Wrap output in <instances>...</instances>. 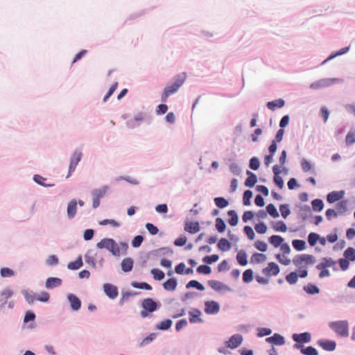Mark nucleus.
I'll return each instance as SVG.
<instances>
[{
  "label": "nucleus",
  "instance_id": "nucleus-40",
  "mask_svg": "<svg viewBox=\"0 0 355 355\" xmlns=\"http://www.w3.org/2000/svg\"><path fill=\"white\" fill-rule=\"evenodd\" d=\"M266 260V256L262 253H254L251 257L252 263H261Z\"/></svg>",
  "mask_w": 355,
  "mask_h": 355
},
{
  "label": "nucleus",
  "instance_id": "nucleus-43",
  "mask_svg": "<svg viewBox=\"0 0 355 355\" xmlns=\"http://www.w3.org/2000/svg\"><path fill=\"white\" fill-rule=\"evenodd\" d=\"M272 228L276 232H285L287 230V227L283 221H277L272 225Z\"/></svg>",
  "mask_w": 355,
  "mask_h": 355
},
{
  "label": "nucleus",
  "instance_id": "nucleus-26",
  "mask_svg": "<svg viewBox=\"0 0 355 355\" xmlns=\"http://www.w3.org/2000/svg\"><path fill=\"white\" fill-rule=\"evenodd\" d=\"M284 241V239L279 235H272L268 239L269 243L275 248L279 247Z\"/></svg>",
  "mask_w": 355,
  "mask_h": 355
},
{
  "label": "nucleus",
  "instance_id": "nucleus-15",
  "mask_svg": "<svg viewBox=\"0 0 355 355\" xmlns=\"http://www.w3.org/2000/svg\"><path fill=\"white\" fill-rule=\"evenodd\" d=\"M294 348L300 349L301 353L304 355H318V351L315 348L311 346H309L307 347H304L303 345L300 344H295L293 345Z\"/></svg>",
  "mask_w": 355,
  "mask_h": 355
},
{
  "label": "nucleus",
  "instance_id": "nucleus-53",
  "mask_svg": "<svg viewBox=\"0 0 355 355\" xmlns=\"http://www.w3.org/2000/svg\"><path fill=\"white\" fill-rule=\"evenodd\" d=\"M266 212H268L273 218L279 217V213L276 207L272 204H269L267 205Z\"/></svg>",
  "mask_w": 355,
  "mask_h": 355
},
{
  "label": "nucleus",
  "instance_id": "nucleus-2",
  "mask_svg": "<svg viewBox=\"0 0 355 355\" xmlns=\"http://www.w3.org/2000/svg\"><path fill=\"white\" fill-rule=\"evenodd\" d=\"M186 78L184 73L177 76L175 78V81L172 85L166 86L163 91L162 95V101L166 102L167 98L169 96L175 94L179 89V88L183 85Z\"/></svg>",
  "mask_w": 355,
  "mask_h": 355
},
{
  "label": "nucleus",
  "instance_id": "nucleus-48",
  "mask_svg": "<svg viewBox=\"0 0 355 355\" xmlns=\"http://www.w3.org/2000/svg\"><path fill=\"white\" fill-rule=\"evenodd\" d=\"M304 290L307 293L311 294V295L317 294V293H319V292H320L319 288L316 286L311 284H309L306 286H305L304 287Z\"/></svg>",
  "mask_w": 355,
  "mask_h": 355
},
{
  "label": "nucleus",
  "instance_id": "nucleus-50",
  "mask_svg": "<svg viewBox=\"0 0 355 355\" xmlns=\"http://www.w3.org/2000/svg\"><path fill=\"white\" fill-rule=\"evenodd\" d=\"M355 143V130H350L345 137V144L347 146L352 145Z\"/></svg>",
  "mask_w": 355,
  "mask_h": 355
},
{
  "label": "nucleus",
  "instance_id": "nucleus-16",
  "mask_svg": "<svg viewBox=\"0 0 355 355\" xmlns=\"http://www.w3.org/2000/svg\"><path fill=\"white\" fill-rule=\"evenodd\" d=\"M336 264V261L331 258H322L321 262L316 266L317 269H323L324 268L334 267Z\"/></svg>",
  "mask_w": 355,
  "mask_h": 355
},
{
  "label": "nucleus",
  "instance_id": "nucleus-30",
  "mask_svg": "<svg viewBox=\"0 0 355 355\" xmlns=\"http://www.w3.org/2000/svg\"><path fill=\"white\" fill-rule=\"evenodd\" d=\"M218 248L221 251L225 252L231 248V243L226 239H220L218 243Z\"/></svg>",
  "mask_w": 355,
  "mask_h": 355
},
{
  "label": "nucleus",
  "instance_id": "nucleus-37",
  "mask_svg": "<svg viewBox=\"0 0 355 355\" xmlns=\"http://www.w3.org/2000/svg\"><path fill=\"white\" fill-rule=\"evenodd\" d=\"M83 266V260L81 256L78 257V258L72 262H70L67 265V268L69 270H78L81 268Z\"/></svg>",
  "mask_w": 355,
  "mask_h": 355
},
{
  "label": "nucleus",
  "instance_id": "nucleus-7",
  "mask_svg": "<svg viewBox=\"0 0 355 355\" xmlns=\"http://www.w3.org/2000/svg\"><path fill=\"white\" fill-rule=\"evenodd\" d=\"M82 153L80 151H75L71 158L70 164L69 166V173L67 178H69L71 173L75 171L78 164L82 159Z\"/></svg>",
  "mask_w": 355,
  "mask_h": 355
},
{
  "label": "nucleus",
  "instance_id": "nucleus-62",
  "mask_svg": "<svg viewBox=\"0 0 355 355\" xmlns=\"http://www.w3.org/2000/svg\"><path fill=\"white\" fill-rule=\"evenodd\" d=\"M256 232L259 234H264L266 232L267 227L263 223H259L254 226Z\"/></svg>",
  "mask_w": 355,
  "mask_h": 355
},
{
  "label": "nucleus",
  "instance_id": "nucleus-14",
  "mask_svg": "<svg viewBox=\"0 0 355 355\" xmlns=\"http://www.w3.org/2000/svg\"><path fill=\"white\" fill-rule=\"evenodd\" d=\"M293 339L296 342L295 344H300L303 343H309L311 341V334L308 332L302 333L300 334H293Z\"/></svg>",
  "mask_w": 355,
  "mask_h": 355
},
{
  "label": "nucleus",
  "instance_id": "nucleus-25",
  "mask_svg": "<svg viewBox=\"0 0 355 355\" xmlns=\"http://www.w3.org/2000/svg\"><path fill=\"white\" fill-rule=\"evenodd\" d=\"M77 202L75 200H71L67 206L68 217L72 218L76 214Z\"/></svg>",
  "mask_w": 355,
  "mask_h": 355
},
{
  "label": "nucleus",
  "instance_id": "nucleus-29",
  "mask_svg": "<svg viewBox=\"0 0 355 355\" xmlns=\"http://www.w3.org/2000/svg\"><path fill=\"white\" fill-rule=\"evenodd\" d=\"M108 191V187L104 186L101 188L95 189L92 191V197H96L98 199L104 197Z\"/></svg>",
  "mask_w": 355,
  "mask_h": 355
},
{
  "label": "nucleus",
  "instance_id": "nucleus-34",
  "mask_svg": "<svg viewBox=\"0 0 355 355\" xmlns=\"http://www.w3.org/2000/svg\"><path fill=\"white\" fill-rule=\"evenodd\" d=\"M145 118V114L144 113H139L135 116L132 121L128 122L129 128H134L136 124H139L141 121H142Z\"/></svg>",
  "mask_w": 355,
  "mask_h": 355
},
{
  "label": "nucleus",
  "instance_id": "nucleus-31",
  "mask_svg": "<svg viewBox=\"0 0 355 355\" xmlns=\"http://www.w3.org/2000/svg\"><path fill=\"white\" fill-rule=\"evenodd\" d=\"M200 311L198 309H195L192 311L189 312V321L191 323H196L197 322H201L202 320L200 318Z\"/></svg>",
  "mask_w": 355,
  "mask_h": 355
},
{
  "label": "nucleus",
  "instance_id": "nucleus-11",
  "mask_svg": "<svg viewBox=\"0 0 355 355\" xmlns=\"http://www.w3.org/2000/svg\"><path fill=\"white\" fill-rule=\"evenodd\" d=\"M103 289L105 294L111 299H115L118 296V289L117 287L110 284H105L103 285Z\"/></svg>",
  "mask_w": 355,
  "mask_h": 355
},
{
  "label": "nucleus",
  "instance_id": "nucleus-13",
  "mask_svg": "<svg viewBox=\"0 0 355 355\" xmlns=\"http://www.w3.org/2000/svg\"><path fill=\"white\" fill-rule=\"evenodd\" d=\"M219 304L215 301H208L205 302V311L208 314H214L219 311Z\"/></svg>",
  "mask_w": 355,
  "mask_h": 355
},
{
  "label": "nucleus",
  "instance_id": "nucleus-61",
  "mask_svg": "<svg viewBox=\"0 0 355 355\" xmlns=\"http://www.w3.org/2000/svg\"><path fill=\"white\" fill-rule=\"evenodd\" d=\"M301 166L304 172H308L311 170L312 165L309 161L306 159H303L301 161Z\"/></svg>",
  "mask_w": 355,
  "mask_h": 355
},
{
  "label": "nucleus",
  "instance_id": "nucleus-18",
  "mask_svg": "<svg viewBox=\"0 0 355 355\" xmlns=\"http://www.w3.org/2000/svg\"><path fill=\"white\" fill-rule=\"evenodd\" d=\"M266 340L268 343L277 345H282L285 342L284 338L278 334H275L272 336L267 338Z\"/></svg>",
  "mask_w": 355,
  "mask_h": 355
},
{
  "label": "nucleus",
  "instance_id": "nucleus-9",
  "mask_svg": "<svg viewBox=\"0 0 355 355\" xmlns=\"http://www.w3.org/2000/svg\"><path fill=\"white\" fill-rule=\"evenodd\" d=\"M184 230L190 234H196L200 230L199 223L197 221H186Z\"/></svg>",
  "mask_w": 355,
  "mask_h": 355
},
{
  "label": "nucleus",
  "instance_id": "nucleus-47",
  "mask_svg": "<svg viewBox=\"0 0 355 355\" xmlns=\"http://www.w3.org/2000/svg\"><path fill=\"white\" fill-rule=\"evenodd\" d=\"M313 209L315 211H320L323 209L324 204L322 200L315 199L311 202Z\"/></svg>",
  "mask_w": 355,
  "mask_h": 355
},
{
  "label": "nucleus",
  "instance_id": "nucleus-59",
  "mask_svg": "<svg viewBox=\"0 0 355 355\" xmlns=\"http://www.w3.org/2000/svg\"><path fill=\"white\" fill-rule=\"evenodd\" d=\"M99 224L101 225H110L113 227H118L120 225L118 222H116V220H114L113 219H105L103 220L100 221Z\"/></svg>",
  "mask_w": 355,
  "mask_h": 355
},
{
  "label": "nucleus",
  "instance_id": "nucleus-64",
  "mask_svg": "<svg viewBox=\"0 0 355 355\" xmlns=\"http://www.w3.org/2000/svg\"><path fill=\"white\" fill-rule=\"evenodd\" d=\"M0 274L3 277H9L14 275V272L8 268H3L0 270Z\"/></svg>",
  "mask_w": 355,
  "mask_h": 355
},
{
  "label": "nucleus",
  "instance_id": "nucleus-5",
  "mask_svg": "<svg viewBox=\"0 0 355 355\" xmlns=\"http://www.w3.org/2000/svg\"><path fill=\"white\" fill-rule=\"evenodd\" d=\"M342 82L339 78H322L318 80L310 85V88L312 89H319L323 87H328L334 84L340 83Z\"/></svg>",
  "mask_w": 355,
  "mask_h": 355
},
{
  "label": "nucleus",
  "instance_id": "nucleus-45",
  "mask_svg": "<svg viewBox=\"0 0 355 355\" xmlns=\"http://www.w3.org/2000/svg\"><path fill=\"white\" fill-rule=\"evenodd\" d=\"M131 286L136 288L146 289L148 291L152 290V286L146 282L139 283V282H133L131 283Z\"/></svg>",
  "mask_w": 355,
  "mask_h": 355
},
{
  "label": "nucleus",
  "instance_id": "nucleus-35",
  "mask_svg": "<svg viewBox=\"0 0 355 355\" xmlns=\"http://www.w3.org/2000/svg\"><path fill=\"white\" fill-rule=\"evenodd\" d=\"M227 214L230 216V218L228 219V223L231 226H236L239 220L236 211L234 210H230L228 211Z\"/></svg>",
  "mask_w": 355,
  "mask_h": 355
},
{
  "label": "nucleus",
  "instance_id": "nucleus-60",
  "mask_svg": "<svg viewBox=\"0 0 355 355\" xmlns=\"http://www.w3.org/2000/svg\"><path fill=\"white\" fill-rule=\"evenodd\" d=\"M197 272L200 274L208 275L211 272V268L207 265H201L197 268Z\"/></svg>",
  "mask_w": 355,
  "mask_h": 355
},
{
  "label": "nucleus",
  "instance_id": "nucleus-28",
  "mask_svg": "<svg viewBox=\"0 0 355 355\" xmlns=\"http://www.w3.org/2000/svg\"><path fill=\"white\" fill-rule=\"evenodd\" d=\"M133 267V261L131 258L124 259L121 262V268L122 270L127 272L132 270Z\"/></svg>",
  "mask_w": 355,
  "mask_h": 355
},
{
  "label": "nucleus",
  "instance_id": "nucleus-38",
  "mask_svg": "<svg viewBox=\"0 0 355 355\" xmlns=\"http://www.w3.org/2000/svg\"><path fill=\"white\" fill-rule=\"evenodd\" d=\"M288 254H277L275 257L277 261L284 266H288L291 263V260L287 257Z\"/></svg>",
  "mask_w": 355,
  "mask_h": 355
},
{
  "label": "nucleus",
  "instance_id": "nucleus-10",
  "mask_svg": "<svg viewBox=\"0 0 355 355\" xmlns=\"http://www.w3.org/2000/svg\"><path fill=\"white\" fill-rule=\"evenodd\" d=\"M243 341V337L240 334L233 335L228 341H227V347L231 349L238 347Z\"/></svg>",
  "mask_w": 355,
  "mask_h": 355
},
{
  "label": "nucleus",
  "instance_id": "nucleus-46",
  "mask_svg": "<svg viewBox=\"0 0 355 355\" xmlns=\"http://www.w3.org/2000/svg\"><path fill=\"white\" fill-rule=\"evenodd\" d=\"M186 287L187 288H196L198 290L201 291L205 290L204 286L202 284H200V282H198V281H196V280H191L187 284Z\"/></svg>",
  "mask_w": 355,
  "mask_h": 355
},
{
  "label": "nucleus",
  "instance_id": "nucleus-27",
  "mask_svg": "<svg viewBox=\"0 0 355 355\" xmlns=\"http://www.w3.org/2000/svg\"><path fill=\"white\" fill-rule=\"evenodd\" d=\"M300 277L299 272L297 271L291 272L288 274L285 279L286 281L291 285L295 284L297 282L298 278Z\"/></svg>",
  "mask_w": 355,
  "mask_h": 355
},
{
  "label": "nucleus",
  "instance_id": "nucleus-24",
  "mask_svg": "<svg viewBox=\"0 0 355 355\" xmlns=\"http://www.w3.org/2000/svg\"><path fill=\"white\" fill-rule=\"evenodd\" d=\"M247 175L248 176L245 181V185L248 187H254L257 182V175L250 171H247Z\"/></svg>",
  "mask_w": 355,
  "mask_h": 355
},
{
  "label": "nucleus",
  "instance_id": "nucleus-39",
  "mask_svg": "<svg viewBox=\"0 0 355 355\" xmlns=\"http://www.w3.org/2000/svg\"><path fill=\"white\" fill-rule=\"evenodd\" d=\"M33 180L38 184H40L44 187H51L54 186V184H46V178L40 175H35L33 177Z\"/></svg>",
  "mask_w": 355,
  "mask_h": 355
},
{
  "label": "nucleus",
  "instance_id": "nucleus-55",
  "mask_svg": "<svg viewBox=\"0 0 355 355\" xmlns=\"http://www.w3.org/2000/svg\"><path fill=\"white\" fill-rule=\"evenodd\" d=\"M320 236L314 232H311L308 236V242L311 246H314L319 240Z\"/></svg>",
  "mask_w": 355,
  "mask_h": 355
},
{
  "label": "nucleus",
  "instance_id": "nucleus-58",
  "mask_svg": "<svg viewBox=\"0 0 355 355\" xmlns=\"http://www.w3.org/2000/svg\"><path fill=\"white\" fill-rule=\"evenodd\" d=\"M254 246L258 250L261 252H266L268 248L266 243L262 241H257L254 243Z\"/></svg>",
  "mask_w": 355,
  "mask_h": 355
},
{
  "label": "nucleus",
  "instance_id": "nucleus-36",
  "mask_svg": "<svg viewBox=\"0 0 355 355\" xmlns=\"http://www.w3.org/2000/svg\"><path fill=\"white\" fill-rule=\"evenodd\" d=\"M336 211L338 214H343L347 210V202L346 200H342L336 205Z\"/></svg>",
  "mask_w": 355,
  "mask_h": 355
},
{
  "label": "nucleus",
  "instance_id": "nucleus-63",
  "mask_svg": "<svg viewBox=\"0 0 355 355\" xmlns=\"http://www.w3.org/2000/svg\"><path fill=\"white\" fill-rule=\"evenodd\" d=\"M279 211L283 218H286L291 213L287 205H282L279 207Z\"/></svg>",
  "mask_w": 355,
  "mask_h": 355
},
{
  "label": "nucleus",
  "instance_id": "nucleus-41",
  "mask_svg": "<svg viewBox=\"0 0 355 355\" xmlns=\"http://www.w3.org/2000/svg\"><path fill=\"white\" fill-rule=\"evenodd\" d=\"M293 248L297 251L304 250L306 248V243L304 241L295 239L292 241Z\"/></svg>",
  "mask_w": 355,
  "mask_h": 355
},
{
  "label": "nucleus",
  "instance_id": "nucleus-6",
  "mask_svg": "<svg viewBox=\"0 0 355 355\" xmlns=\"http://www.w3.org/2000/svg\"><path fill=\"white\" fill-rule=\"evenodd\" d=\"M141 306L144 309L141 311V316L142 318H146L148 316L149 313H152L157 310V304L151 298H146L142 301Z\"/></svg>",
  "mask_w": 355,
  "mask_h": 355
},
{
  "label": "nucleus",
  "instance_id": "nucleus-56",
  "mask_svg": "<svg viewBox=\"0 0 355 355\" xmlns=\"http://www.w3.org/2000/svg\"><path fill=\"white\" fill-rule=\"evenodd\" d=\"M252 196V192L250 190H247L243 193V205L248 206L250 205V199Z\"/></svg>",
  "mask_w": 355,
  "mask_h": 355
},
{
  "label": "nucleus",
  "instance_id": "nucleus-3",
  "mask_svg": "<svg viewBox=\"0 0 355 355\" xmlns=\"http://www.w3.org/2000/svg\"><path fill=\"white\" fill-rule=\"evenodd\" d=\"M98 249L105 248L110 251L114 256L119 257L121 250L119 245L112 239H103L96 244Z\"/></svg>",
  "mask_w": 355,
  "mask_h": 355
},
{
  "label": "nucleus",
  "instance_id": "nucleus-12",
  "mask_svg": "<svg viewBox=\"0 0 355 355\" xmlns=\"http://www.w3.org/2000/svg\"><path fill=\"white\" fill-rule=\"evenodd\" d=\"M209 286L216 291H229L230 288L223 283L217 280H210L208 282Z\"/></svg>",
  "mask_w": 355,
  "mask_h": 355
},
{
  "label": "nucleus",
  "instance_id": "nucleus-33",
  "mask_svg": "<svg viewBox=\"0 0 355 355\" xmlns=\"http://www.w3.org/2000/svg\"><path fill=\"white\" fill-rule=\"evenodd\" d=\"M285 102L282 99H277L273 101H270L267 103V107L270 110H275L276 107H284Z\"/></svg>",
  "mask_w": 355,
  "mask_h": 355
},
{
  "label": "nucleus",
  "instance_id": "nucleus-20",
  "mask_svg": "<svg viewBox=\"0 0 355 355\" xmlns=\"http://www.w3.org/2000/svg\"><path fill=\"white\" fill-rule=\"evenodd\" d=\"M68 300L73 310L78 311L80 308L81 302L76 295L69 294L68 295Z\"/></svg>",
  "mask_w": 355,
  "mask_h": 355
},
{
  "label": "nucleus",
  "instance_id": "nucleus-44",
  "mask_svg": "<svg viewBox=\"0 0 355 355\" xmlns=\"http://www.w3.org/2000/svg\"><path fill=\"white\" fill-rule=\"evenodd\" d=\"M214 202L216 205L220 209L226 207L229 204L228 201L223 197L215 198Z\"/></svg>",
  "mask_w": 355,
  "mask_h": 355
},
{
  "label": "nucleus",
  "instance_id": "nucleus-32",
  "mask_svg": "<svg viewBox=\"0 0 355 355\" xmlns=\"http://www.w3.org/2000/svg\"><path fill=\"white\" fill-rule=\"evenodd\" d=\"M236 260L241 266H245L248 263L247 254L244 250H240L236 254Z\"/></svg>",
  "mask_w": 355,
  "mask_h": 355
},
{
  "label": "nucleus",
  "instance_id": "nucleus-54",
  "mask_svg": "<svg viewBox=\"0 0 355 355\" xmlns=\"http://www.w3.org/2000/svg\"><path fill=\"white\" fill-rule=\"evenodd\" d=\"M349 49V47H344V48H342L341 49H340L337 53H336L335 54H331L330 55L327 59H326L325 60H324L322 62V64H324L325 62H327V61L333 59L334 58H335L336 56H338V55H343L345 53H346Z\"/></svg>",
  "mask_w": 355,
  "mask_h": 355
},
{
  "label": "nucleus",
  "instance_id": "nucleus-52",
  "mask_svg": "<svg viewBox=\"0 0 355 355\" xmlns=\"http://www.w3.org/2000/svg\"><path fill=\"white\" fill-rule=\"evenodd\" d=\"M153 278L156 280H162L164 278V273L159 269L153 268L150 271Z\"/></svg>",
  "mask_w": 355,
  "mask_h": 355
},
{
  "label": "nucleus",
  "instance_id": "nucleus-51",
  "mask_svg": "<svg viewBox=\"0 0 355 355\" xmlns=\"http://www.w3.org/2000/svg\"><path fill=\"white\" fill-rule=\"evenodd\" d=\"M216 228L220 233H222L225 230L226 225L221 218H217L216 219Z\"/></svg>",
  "mask_w": 355,
  "mask_h": 355
},
{
  "label": "nucleus",
  "instance_id": "nucleus-19",
  "mask_svg": "<svg viewBox=\"0 0 355 355\" xmlns=\"http://www.w3.org/2000/svg\"><path fill=\"white\" fill-rule=\"evenodd\" d=\"M344 192L341 191H332L327 196V200L329 203H334L343 197Z\"/></svg>",
  "mask_w": 355,
  "mask_h": 355
},
{
  "label": "nucleus",
  "instance_id": "nucleus-22",
  "mask_svg": "<svg viewBox=\"0 0 355 355\" xmlns=\"http://www.w3.org/2000/svg\"><path fill=\"white\" fill-rule=\"evenodd\" d=\"M62 284V279L58 277H49L46 282L47 288H53Z\"/></svg>",
  "mask_w": 355,
  "mask_h": 355
},
{
  "label": "nucleus",
  "instance_id": "nucleus-17",
  "mask_svg": "<svg viewBox=\"0 0 355 355\" xmlns=\"http://www.w3.org/2000/svg\"><path fill=\"white\" fill-rule=\"evenodd\" d=\"M13 295V292L10 288H6L1 291L0 295V301L1 302V307H5L6 304H7L8 300L12 297Z\"/></svg>",
  "mask_w": 355,
  "mask_h": 355
},
{
  "label": "nucleus",
  "instance_id": "nucleus-57",
  "mask_svg": "<svg viewBox=\"0 0 355 355\" xmlns=\"http://www.w3.org/2000/svg\"><path fill=\"white\" fill-rule=\"evenodd\" d=\"M172 323V320L169 319L165 320L159 323V324L157 326V328L161 330H166L171 327Z\"/></svg>",
  "mask_w": 355,
  "mask_h": 355
},
{
  "label": "nucleus",
  "instance_id": "nucleus-4",
  "mask_svg": "<svg viewBox=\"0 0 355 355\" xmlns=\"http://www.w3.org/2000/svg\"><path fill=\"white\" fill-rule=\"evenodd\" d=\"M329 327L339 336H349V323L347 320H338L329 323Z\"/></svg>",
  "mask_w": 355,
  "mask_h": 355
},
{
  "label": "nucleus",
  "instance_id": "nucleus-23",
  "mask_svg": "<svg viewBox=\"0 0 355 355\" xmlns=\"http://www.w3.org/2000/svg\"><path fill=\"white\" fill-rule=\"evenodd\" d=\"M177 280L175 278H171L163 284V287L166 291H173L177 287Z\"/></svg>",
  "mask_w": 355,
  "mask_h": 355
},
{
  "label": "nucleus",
  "instance_id": "nucleus-21",
  "mask_svg": "<svg viewBox=\"0 0 355 355\" xmlns=\"http://www.w3.org/2000/svg\"><path fill=\"white\" fill-rule=\"evenodd\" d=\"M320 346H321L324 349L327 351H333L335 349L336 344L335 341L333 340H320L318 342Z\"/></svg>",
  "mask_w": 355,
  "mask_h": 355
},
{
  "label": "nucleus",
  "instance_id": "nucleus-1",
  "mask_svg": "<svg viewBox=\"0 0 355 355\" xmlns=\"http://www.w3.org/2000/svg\"><path fill=\"white\" fill-rule=\"evenodd\" d=\"M295 267L297 269L300 278H306L308 276V267L315 263L316 259L312 254H297L292 259Z\"/></svg>",
  "mask_w": 355,
  "mask_h": 355
},
{
  "label": "nucleus",
  "instance_id": "nucleus-42",
  "mask_svg": "<svg viewBox=\"0 0 355 355\" xmlns=\"http://www.w3.org/2000/svg\"><path fill=\"white\" fill-rule=\"evenodd\" d=\"M344 256L349 261H355V249L352 247L347 248L344 252Z\"/></svg>",
  "mask_w": 355,
  "mask_h": 355
},
{
  "label": "nucleus",
  "instance_id": "nucleus-49",
  "mask_svg": "<svg viewBox=\"0 0 355 355\" xmlns=\"http://www.w3.org/2000/svg\"><path fill=\"white\" fill-rule=\"evenodd\" d=\"M253 279V271L251 269L245 270L243 273V281L245 283H250Z\"/></svg>",
  "mask_w": 355,
  "mask_h": 355
},
{
  "label": "nucleus",
  "instance_id": "nucleus-8",
  "mask_svg": "<svg viewBox=\"0 0 355 355\" xmlns=\"http://www.w3.org/2000/svg\"><path fill=\"white\" fill-rule=\"evenodd\" d=\"M262 272L266 276H275L279 272V268L275 262H270Z\"/></svg>",
  "mask_w": 355,
  "mask_h": 355
}]
</instances>
